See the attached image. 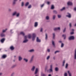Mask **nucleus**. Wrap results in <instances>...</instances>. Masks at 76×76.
I'll list each match as a JSON object with an SVG mask.
<instances>
[{
	"label": "nucleus",
	"mask_w": 76,
	"mask_h": 76,
	"mask_svg": "<svg viewBox=\"0 0 76 76\" xmlns=\"http://www.w3.org/2000/svg\"><path fill=\"white\" fill-rule=\"evenodd\" d=\"M31 34H29L27 36H25L24 37V39H26V38H29V39H31Z\"/></svg>",
	"instance_id": "nucleus-1"
},
{
	"label": "nucleus",
	"mask_w": 76,
	"mask_h": 76,
	"mask_svg": "<svg viewBox=\"0 0 76 76\" xmlns=\"http://www.w3.org/2000/svg\"><path fill=\"white\" fill-rule=\"evenodd\" d=\"M32 39L33 41H34L35 39V37H36V34L35 33H33L32 34Z\"/></svg>",
	"instance_id": "nucleus-2"
},
{
	"label": "nucleus",
	"mask_w": 76,
	"mask_h": 76,
	"mask_svg": "<svg viewBox=\"0 0 76 76\" xmlns=\"http://www.w3.org/2000/svg\"><path fill=\"white\" fill-rule=\"evenodd\" d=\"M53 65H50V69L49 70H48V72H53Z\"/></svg>",
	"instance_id": "nucleus-3"
},
{
	"label": "nucleus",
	"mask_w": 76,
	"mask_h": 76,
	"mask_svg": "<svg viewBox=\"0 0 76 76\" xmlns=\"http://www.w3.org/2000/svg\"><path fill=\"white\" fill-rule=\"evenodd\" d=\"M34 55H33L32 56L30 59V60L29 62V63H32V61H33V60H34Z\"/></svg>",
	"instance_id": "nucleus-4"
},
{
	"label": "nucleus",
	"mask_w": 76,
	"mask_h": 76,
	"mask_svg": "<svg viewBox=\"0 0 76 76\" xmlns=\"http://www.w3.org/2000/svg\"><path fill=\"white\" fill-rule=\"evenodd\" d=\"M69 40H72L75 39V37L73 36H71L69 38Z\"/></svg>",
	"instance_id": "nucleus-5"
},
{
	"label": "nucleus",
	"mask_w": 76,
	"mask_h": 76,
	"mask_svg": "<svg viewBox=\"0 0 76 76\" xmlns=\"http://www.w3.org/2000/svg\"><path fill=\"white\" fill-rule=\"evenodd\" d=\"M39 71V69L38 68H36L35 72L34 74H35V75L37 74Z\"/></svg>",
	"instance_id": "nucleus-6"
},
{
	"label": "nucleus",
	"mask_w": 76,
	"mask_h": 76,
	"mask_svg": "<svg viewBox=\"0 0 76 76\" xmlns=\"http://www.w3.org/2000/svg\"><path fill=\"white\" fill-rule=\"evenodd\" d=\"M35 69V66H33L32 67L31 69V71H32V72H34Z\"/></svg>",
	"instance_id": "nucleus-7"
},
{
	"label": "nucleus",
	"mask_w": 76,
	"mask_h": 76,
	"mask_svg": "<svg viewBox=\"0 0 76 76\" xmlns=\"http://www.w3.org/2000/svg\"><path fill=\"white\" fill-rule=\"evenodd\" d=\"M54 31H57V30H60V27H56L54 28Z\"/></svg>",
	"instance_id": "nucleus-8"
},
{
	"label": "nucleus",
	"mask_w": 76,
	"mask_h": 76,
	"mask_svg": "<svg viewBox=\"0 0 76 76\" xmlns=\"http://www.w3.org/2000/svg\"><path fill=\"white\" fill-rule=\"evenodd\" d=\"M6 57H7V55H4L2 56V58H3V59L6 58Z\"/></svg>",
	"instance_id": "nucleus-9"
},
{
	"label": "nucleus",
	"mask_w": 76,
	"mask_h": 76,
	"mask_svg": "<svg viewBox=\"0 0 76 76\" xmlns=\"http://www.w3.org/2000/svg\"><path fill=\"white\" fill-rule=\"evenodd\" d=\"M67 5H69V6H72V5L73 3L72 2L70 1H69L67 3Z\"/></svg>",
	"instance_id": "nucleus-10"
},
{
	"label": "nucleus",
	"mask_w": 76,
	"mask_h": 76,
	"mask_svg": "<svg viewBox=\"0 0 76 76\" xmlns=\"http://www.w3.org/2000/svg\"><path fill=\"white\" fill-rule=\"evenodd\" d=\"M0 36L1 37H5L6 35H5V34H4L3 33H2L0 34Z\"/></svg>",
	"instance_id": "nucleus-11"
},
{
	"label": "nucleus",
	"mask_w": 76,
	"mask_h": 76,
	"mask_svg": "<svg viewBox=\"0 0 76 76\" xmlns=\"http://www.w3.org/2000/svg\"><path fill=\"white\" fill-rule=\"evenodd\" d=\"M5 40V38H3V39H2L0 41H1V43H3V42H4Z\"/></svg>",
	"instance_id": "nucleus-12"
},
{
	"label": "nucleus",
	"mask_w": 76,
	"mask_h": 76,
	"mask_svg": "<svg viewBox=\"0 0 76 76\" xmlns=\"http://www.w3.org/2000/svg\"><path fill=\"white\" fill-rule=\"evenodd\" d=\"M35 50L34 49H31L30 50H28V52H30V53H33L34 52Z\"/></svg>",
	"instance_id": "nucleus-13"
},
{
	"label": "nucleus",
	"mask_w": 76,
	"mask_h": 76,
	"mask_svg": "<svg viewBox=\"0 0 76 76\" xmlns=\"http://www.w3.org/2000/svg\"><path fill=\"white\" fill-rule=\"evenodd\" d=\"M25 40H24L23 41V43H26V42H27L28 41V40L26 39H25Z\"/></svg>",
	"instance_id": "nucleus-14"
},
{
	"label": "nucleus",
	"mask_w": 76,
	"mask_h": 76,
	"mask_svg": "<svg viewBox=\"0 0 76 76\" xmlns=\"http://www.w3.org/2000/svg\"><path fill=\"white\" fill-rule=\"evenodd\" d=\"M37 41L38 42H41V40L39 39V38L38 37H37Z\"/></svg>",
	"instance_id": "nucleus-15"
},
{
	"label": "nucleus",
	"mask_w": 76,
	"mask_h": 76,
	"mask_svg": "<svg viewBox=\"0 0 76 76\" xmlns=\"http://www.w3.org/2000/svg\"><path fill=\"white\" fill-rule=\"evenodd\" d=\"M67 13L68 15H66V17H68V18H71V15H70V14L69 13Z\"/></svg>",
	"instance_id": "nucleus-16"
},
{
	"label": "nucleus",
	"mask_w": 76,
	"mask_h": 76,
	"mask_svg": "<svg viewBox=\"0 0 76 76\" xmlns=\"http://www.w3.org/2000/svg\"><path fill=\"white\" fill-rule=\"evenodd\" d=\"M74 58L76 59V49L75 50L74 53Z\"/></svg>",
	"instance_id": "nucleus-17"
},
{
	"label": "nucleus",
	"mask_w": 76,
	"mask_h": 76,
	"mask_svg": "<svg viewBox=\"0 0 76 76\" xmlns=\"http://www.w3.org/2000/svg\"><path fill=\"white\" fill-rule=\"evenodd\" d=\"M22 60V57L19 56L18 57V60L19 61H21Z\"/></svg>",
	"instance_id": "nucleus-18"
},
{
	"label": "nucleus",
	"mask_w": 76,
	"mask_h": 76,
	"mask_svg": "<svg viewBox=\"0 0 76 76\" xmlns=\"http://www.w3.org/2000/svg\"><path fill=\"white\" fill-rule=\"evenodd\" d=\"M10 48L11 50H14L15 48L13 46H12L10 47Z\"/></svg>",
	"instance_id": "nucleus-19"
},
{
	"label": "nucleus",
	"mask_w": 76,
	"mask_h": 76,
	"mask_svg": "<svg viewBox=\"0 0 76 76\" xmlns=\"http://www.w3.org/2000/svg\"><path fill=\"white\" fill-rule=\"evenodd\" d=\"M68 73L69 76H72V73H71V72L69 71H68Z\"/></svg>",
	"instance_id": "nucleus-20"
},
{
	"label": "nucleus",
	"mask_w": 76,
	"mask_h": 76,
	"mask_svg": "<svg viewBox=\"0 0 76 76\" xmlns=\"http://www.w3.org/2000/svg\"><path fill=\"white\" fill-rule=\"evenodd\" d=\"M37 26H38V22H36L34 24V27H37Z\"/></svg>",
	"instance_id": "nucleus-21"
},
{
	"label": "nucleus",
	"mask_w": 76,
	"mask_h": 76,
	"mask_svg": "<svg viewBox=\"0 0 76 76\" xmlns=\"http://www.w3.org/2000/svg\"><path fill=\"white\" fill-rule=\"evenodd\" d=\"M16 14H17V12L15 11L13 13L12 15L15 16V15H16Z\"/></svg>",
	"instance_id": "nucleus-22"
},
{
	"label": "nucleus",
	"mask_w": 76,
	"mask_h": 76,
	"mask_svg": "<svg viewBox=\"0 0 76 76\" xmlns=\"http://www.w3.org/2000/svg\"><path fill=\"white\" fill-rule=\"evenodd\" d=\"M29 4V2H28L26 3V4H25V6H28V5Z\"/></svg>",
	"instance_id": "nucleus-23"
},
{
	"label": "nucleus",
	"mask_w": 76,
	"mask_h": 76,
	"mask_svg": "<svg viewBox=\"0 0 76 76\" xmlns=\"http://www.w3.org/2000/svg\"><path fill=\"white\" fill-rule=\"evenodd\" d=\"M20 35H23V36L25 35V34L23 32H21L20 33Z\"/></svg>",
	"instance_id": "nucleus-24"
},
{
	"label": "nucleus",
	"mask_w": 76,
	"mask_h": 76,
	"mask_svg": "<svg viewBox=\"0 0 76 76\" xmlns=\"http://www.w3.org/2000/svg\"><path fill=\"white\" fill-rule=\"evenodd\" d=\"M19 15H20V13H19L17 12L16 14V17H18L19 16Z\"/></svg>",
	"instance_id": "nucleus-25"
},
{
	"label": "nucleus",
	"mask_w": 76,
	"mask_h": 76,
	"mask_svg": "<svg viewBox=\"0 0 76 76\" xmlns=\"http://www.w3.org/2000/svg\"><path fill=\"white\" fill-rule=\"evenodd\" d=\"M23 60H24V61H26V62H28V59L25 58H24L23 59Z\"/></svg>",
	"instance_id": "nucleus-26"
},
{
	"label": "nucleus",
	"mask_w": 76,
	"mask_h": 76,
	"mask_svg": "<svg viewBox=\"0 0 76 76\" xmlns=\"http://www.w3.org/2000/svg\"><path fill=\"white\" fill-rule=\"evenodd\" d=\"M53 39H55V33H53Z\"/></svg>",
	"instance_id": "nucleus-27"
},
{
	"label": "nucleus",
	"mask_w": 76,
	"mask_h": 76,
	"mask_svg": "<svg viewBox=\"0 0 76 76\" xmlns=\"http://www.w3.org/2000/svg\"><path fill=\"white\" fill-rule=\"evenodd\" d=\"M50 58V56H48L46 58V59H47V60H49Z\"/></svg>",
	"instance_id": "nucleus-28"
},
{
	"label": "nucleus",
	"mask_w": 76,
	"mask_h": 76,
	"mask_svg": "<svg viewBox=\"0 0 76 76\" xmlns=\"http://www.w3.org/2000/svg\"><path fill=\"white\" fill-rule=\"evenodd\" d=\"M54 5H51V9H54Z\"/></svg>",
	"instance_id": "nucleus-29"
},
{
	"label": "nucleus",
	"mask_w": 76,
	"mask_h": 76,
	"mask_svg": "<svg viewBox=\"0 0 76 76\" xmlns=\"http://www.w3.org/2000/svg\"><path fill=\"white\" fill-rule=\"evenodd\" d=\"M56 15H54L53 16V20H54L56 18Z\"/></svg>",
	"instance_id": "nucleus-30"
},
{
	"label": "nucleus",
	"mask_w": 76,
	"mask_h": 76,
	"mask_svg": "<svg viewBox=\"0 0 76 76\" xmlns=\"http://www.w3.org/2000/svg\"><path fill=\"white\" fill-rule=\"evenodd\" d=\"M55 70L56 72H57L58 70V68L57 67H56L55 68Z\"/></svg>",
	"instance_id": "nucleus-31"
},
{
	"label": "nucleus",
	"mask_w": 76,
	"mask_h": 76,
	"mask_svg": "<svg viewBox=\"0 0 76 76\" xmlns=\"http://www.w3.org/2000/svg\"><path fill=\"white\" fill-rule=\"evenodd\" d=\"M64 10H65V7H63L60 10L61 11H63Z\"/></svg>",
	"instance_id": "nucleus-32"
},
{
	"label": "nucleus",
	"mask_w": 76,
	"mask_h": 76,
	"mask_svg": "<svg viewBox=\"0 0 76 76\" xmlns=\"http://www.w3.org/2000/svg\"><path fill=\"white\" fill-rule=\"evenodd\" d=\"M52 44L54 47H55V44L54 43V41H52Z\"/></svg>",
	"instance_id": "nucleus-33"
},
{
	"label": "nucleus",
	"mask_w": 76,
	"mask_h": 76,
	"mask_svg": "<svg viewBox=\"0 0 76 76\" xmlns=\"http://www.w3.org/2000/svg\"><path fill=\"white\" fill-rule=\"evenodd\" d=\"M63 47H64V44H63V43H62L61 44V48H63Z\"/></svg>",
	"instance_id": "nucleus-34"
},
{
	"label": "nucleus",
	"mask_w": 76,
	"mask_h": 76,
	"mask_svg": "<svg viewBox=\"0 0 76 76\" xmlns=\"http://www.w3.org/2000/svg\"><path fill=\"white\" fill-rule=\"evenodd\" d=\"M23 6H24V2H22L21 3V6L22 7H23Z\"/></svg>",
	"instance_id": "nucleus-35"
},
{
	"label": "nucleus",
	"mask_w": 76,
	"mask_h": 76,
	"mask_svg": "<svg viewBox=\"0 0 76 76\" xmlns=\"http://www.w3.org/2000/svg\"><path fill=\"white\" fill-rule=\"evenodd\" d=\"M63 37H64V39H66V35L63 34L62 35Z\"/></svg>",
	"instance_id": "nucleus-36"
},
{
	"label": "nucleus",
	"mask_w": 76,
	"mask_h": 76,
	"mask_svg": "<svg viewBox=\"0 0 76 76\" xmlns=\"http://www.w3.org/2000/svg\"><path fill=\"white\" fill-rule=\"evenodd\" d=\"M46 19L47 20H48L49 19V16H47L46 17Z\"/></svg>",
	"instance_id": "nucleus-37"
},
{
	"label": "nucleus",
	"mask_w": 76,
	"mask_h": 76,
	"mask_svg": "<svg viewBox=\"0 0 76 76\" xmlns=\"http://www.w3.org/2000/svg\"><path fill=\"white\" fill-rule=\"evenodd\" d=\"M41 76H46V75L44 73H42L41 74Z\"/></svg>",
	"instance_id": "nucleus-38"
},
{
	"label": "nucleus",
	"mask_w": 76,
	"mask_h": 76,
	"mask_svg": "<svg viewBox=\"0 0 76 76\" xmlns=\"http://www.w3.org/2000/svg\"><path fill=\"white\" fill-rule=\"evenodd\" d=\"M7 29H6L5 30H3L2 31V32H3V33L5 32H6V31H7Z\"/></svg>",
	"instance_id": "nucleus-39"
},
{
	"label": "nucleus",
	"mask_w": 76,
	"mask_h": 76,
	"mask_svg": "<svg viewBox=\"0 0 76 76\" xmlns=\"http://www.w3.org/2000/svg\"><path fill=\"white\" fill-rule=\"evenodd\" d=\"M59 52H60V51H59V50L56 51L55 52V54H56V53H59Z\"/></svg>",
	"instance_id": "nucleus-40"
},
{
	"label": "nucleus",
	"mask_w": 76,
	"mask_h": 76,
	"mask_svg": "<svg viewBox=\"0 0 76 76\" xmlns=\"http://www.w3.org/2000/svg\"><path fill=\"white\" fill-rule=\"evenodd\" d=\"M31 7H32V6L31 5H30L28 7V8L30 9V8H31Z\"/></svg>",
	"instance_id": "nucleus-41"
},
{
	"label": "nucleus",
	"mask_w": 76,
	"mask_h": 76,
	"mask_svg": "<svg viewBox=\"0 0 76 76\" xmlns=\"http://www.w3.org/2000/svg\"><path fill=\"white\" fill-rule=\"evenodd\" d=\"M64 63H65V61H63V63L62 64V66H64Z\"/></svg>",
	"instance_id": "nucleus-42"
},
{
	"label": "nucleus",
	"mask_w": 76,
	"mask_h": 76,
	"mask_svg": "<svg viewBox=\"0 0 76 76\" xmlns=\"http://www.w3.org/2000/svg\"><path fill=\"white\" fill-rule=\"evenodd\" d=\"M53 13H55V14H57V12L56 10H54L53 11Z\"/></svg>",
	"instance_id": "nucleus-43"
},
{
	"label": "nucleus",
	"mask_w": 76,
	"mask_h": 76,
	"mask_svg": "<svg viewBox=\"0 0 76 76\" xmlns=\"http://www.w3.org/2000/svg\"><path fill=\"white\" fill-rule=\"evenodd\" d=\"M64 76H67V73H65L64 74Z\"/></svg>",
	"instance_id": "nucleus-44"
},
{
	"label": "nucleus",
	"mask_w": 76,
	"mask_h": 76,
	"mask_svg": "<svg viewBox=\"0 0 76 76\" xmlns=\"http://www.w3.org/2000/svg\"><path fill=\"white\" fill-rule=\"evenodd\" d=\"M45 39H47V34H45Z\"/></svg>",
	"instance_id": "nucleus-45"
},
{
	"label": "nucleus",
	"mask_w": 76,
	"mask_h": 76,
	"mask_svg": "<svg viewBox=\"0 0 76 76\" xmlns=\"http://www.w3.org/2000/svg\"><path fill=\"white\" fill-rule=\"evenodd\" d=\"M58 18H60L61 17V15H58Z\"/></svg>",
	"instance_id": "nucleus-46"
},
{
	"label": "nucleus",
	"mask_w": 76,
	"mask_h": 76,
	"mask_svg": "<svg viewBox=\"0 0 76 76\" xmlns=\"http://www.w3.org/2000/svg\"><path fill=\"white\" fill-rule=\"evenodd\" d=\"M47 51L48 52V53H50V50L49 49H48L47 50Z\"/></svg>",
	"instance_id": "nucleus-47"
},
{
	"label": "nucleus",
	"mask_w": 76,
	"mask_h": 76,
	"mask_svg": "<svg viewBox=\"0 0 76 76\" xmlns=\"http://www.w3.org/2000/svg\"><path fill=\"white\" fill-rule=\"evenodd\" d=\"M67 67H68V64H66V68H67Z\"/></svg>",
	"instance_id": "nucleus-48"
},
{
	"label": "nucleus",
	"mask_w": 76,
	"mask_h": 76,
	"mask_svg": "<svg viewBox=\"0 0 76 76\" xmlns=\"http://www.w3.org/2000/svg\"><path fill=\"white\" fill-rule=\"evenodd\" d=\"M66 28H65L64 29V30L63 31V32H65V31H66Z\"/></svg>",
	"instance_id": "nucleus-49"
},
{
	"label": "nucleus",
	"mask_w": 76,
	"mask_h": 76,
	"mask_svg": "<svg viewBox=\"0 0 76 76\" xmlns=\"http://www.w3.org/2000/svg\"><path fill=\"white\" fill-rule=\"evenodd\" d=\"M44 6V4H43L41 5V7H42Z\"/></svg>",
	"instance_id": "nucleus-50"
},
{
	"label": "nucleus",
	"mask_w": 76,
	"mask_h": 76,
	"mask_svg": "<svg viewBox=\"0 0 76 76\" xmlns=\"http://www.w3.org/2000/svg\"><path fill=\"white\" fill-rule=\"evenodd\" d=\"M73 34H74V32H73V31H72V32H71V33H70V34L71 35H73Z\"/></svg>",
	"instance_id": "nucleus-51"
},
{
	"label": "nucleus",
	"mask_w": 76,
	"mask_h": 76,
	"mask_svg": "<svg viewBox=\"0 0 76 76\" xmlns=\"http://www.w3.org/2000/svg\"><path fill=\"white\" fill-rule=\"evenodd\" d=\"M47 4H50V2L48 1L47 2Z\"/></svg>",
	"instance_id": "nucleus-52"
},
{
	"label": "nucleus",
	"mask_w": 76,
	"mask_h": 76,
	"mask_svg": "<svg viewBox=\"0 0 76 76\" xmlns=\"http://www.w3.org/2000/svg\"><path fill=\"white\" fill-rule=\"evenodd\" d=\"M14 1H14L13 2V4H15V3H16V2L15 1Z\"/></svg>",
	"instance_id": "nucleus-53"
},
{
	"label": "nucleus",
	"mask_w": 76,
	"mask_h": 76,
	"mask_svg": "<svg viewBox=\"0 0 76 76\" xmlns=\"http://www.w3.org/2000/svg\"><path fill=\"white\" fill-rule=\"evenodd\" d=\"M40 32H42V28H41V29H40Z\"/></svg>",
	"instance_id": "nucleus-54"
},
{
	"label": "nucleus",
	"mask_w": 76,
	"mask_h": 76,
	"mask_svg": "<svg viewBox=\"0 0 76 76\" xmlns=\"http://www.w3.org/2000/svg\"><path fill=\"white\" fill-rule=\"evenodd\" d=\"M69 26H70V27H72V23H70L69 24Z\"/></svg>",
	"instance_id": "nucleus-55"
},
{
	"label": "nucleus",
	"mask_w": 76,
	"mask_h": 76,
	"mask_svg": "<svg viewBox=\"0 0 76 76\" xmlns=\"http://www.w3.org/2000/svg\"><path fill=\"white\" fill-rule=\"evenodd\" d=\"M74 10L75 11H76V7H75L74 8Z\"/></svg>",
	"instance_id": "nucleus-56"
},
{
	"label": "nucleus",
	"mask_w": 76,
	"mask_h": 76,
	"mask_svg": "<svg viewBox=\"0 0 76 76\" xmlns=\"http://www.w3.org/2000/svg\"><path fill=\"white\" fill-rule=\"evenodd\" d=\"M59 43H61V42H61V41H59Z\"/></svg>",
	"instance_id": "nucleus-57"
},
{
	"label": "nucleus",
	"mask_w": 76,
	"mask_h": 76,
	"mask_svg": "<svg viewBox=\"0 0 76 76\" xmlns=\"http://www.w3.org/2000/svg\"><path fill=\"white\" fill-rule=\"evenodd\" d=\"M13 75H14V73H12V74H11V76H13Z\"/></svg>",
	"instance_id": "nucleus-58"
},
{
	"label": "nucleus",
	"mask_w": 76,
	"mask_h": 76,
	"mask_svg": "<svg viewBox=\"0 0 76 76\" xmlns=\"http://www.w3.org/2000/svg\"><path fill=\"white\" fill-rule=\"evenodd\" d=\"M9 12H10V11H11V9H9Z\"/></svg>",
	"instance_id": "nucleus-59"
},
{
	"label": "nucleus",
	"mask_w": 76,
	"mask_h": 76,
	"mask_svg": "<svg viewBox=\"0 0 76 76\" xmlns=\"http://www.w3.org/2000/svg\"><path fill=\"white\" fill-rule=\"evenodd\" d=\"M1 75H2V73H0V76H1Z\"/></svg>",
	"instance_id": "nucleus-60"
},
{
	"label": "nucleus",
	"mask_w": 76,
	"mask_h": 76,
	"mask_svg": "<svg viewBox=\"0 0 76 76\" xmlns=\"http://www.w3.org/2000/svg\"><path fill=\"white\" fill-rule=\"evenodd\" d=\"M51 74H49L48 75V76H51Z\"/></svg>",
	"instance_id": "nucleus-61"
},
{
	"label": "nucleus",
	"mask_w": 76,
	"mask_h": 76,
	"mask_svg": "<svg viewBox=\"0 0 76 76\" xmlns=\"http://www.w3.org/2000/svg\"><path fill=\"white\" fill-rule=\"evenodd\" d=\"M12 30H10V32H12Z\"/></svg>",
	"instance_id": "nucleus-62"
},
{
	"label": "nucleus",
	"mask_w": 76,
	"mask_h": 76,
	"mask_svg": "<svg viewBox=\"0 0 76 76\" xmlns=\"http://www.w3.org/2000/svg\"><path fill=\"white\" fill-rule=\"evenodd\" d=\"M72 31H74V29H72Z\"/></svg>",
	"instance_id": "nucleus-63"
},
{
	"label": "nucleus",
	"mask_w": 76,
	"mask_h": 76,
	"mask_svg": "<svg viewBox=\"0 0 76 76\" xmlns=\"http://www.w3.org/2000/svg\"><path fill=\"white\" fill-rule=\"evenodd\" d=\"M14 57L15 58L16 57V56H14Z\"/></svg>",
	"instance_id": "nucleus-64"
}]
</instances>
